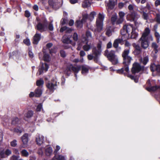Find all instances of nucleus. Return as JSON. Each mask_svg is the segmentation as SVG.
Here are the masks:
<instances>
[{"instance_id":"nucleus-56","label":"nucleus","mask_w":160,"mask_h":160,"mask_svg":"<svg viewBox=\"0 0 160 160\" xmlns=\"http://www.w3.org/2000/svg\"><path fill=\"white\" fill-rule=\"evenodd\" d=\"M102 42L101 41L99 42L97 44V50H101V47H102Z\"/></svg>"},{"instance_id":"nucleus-10","label":"nucleus","mask_w":160,"mask_h":160,"mask_svg":"<svg viewBox=\"0 0 160 160\" xmlns=\"http://www.w3.org/2000/svg\"><path fill=\"white\" fill-rule=\"evenodd\" d=\"M133 46L134 48V49L133 51V53L135 55H140L142 52V49L138 44H133Z\"/></svg>"},{"instance_id":"nucleus-43","label":"nucleus","mask_w":160,"mask_h":160,"mask_svg":"<svg viewBox=\"0 0 160 160\" xmlns=\"http://www.w3.org/2000/svg\"><path fill=\"white\" fill-rule=\"evenodd\" d=\"M88 15L87 14H85L82 15V18L81 19V21L83 22H85L86 20L88 19Z\"/></svg>"},{"instance_id":"nucleus-22","label":"nucleus","mask_w":160,"mask_h":160,"mask_svg":"<svg viewBox=\"0 0 160 160\" xmlns=\"http://www.w3.org/2000/svg\"><path fill=\"white\" fill-rule=\"evenodd\" d=\"M71 70L70 64L67 65L65 71V74L68 76H70L71 74Z\"/></svg>"},{"instance_id":"nucleus-36","label":"nucleus","mask_w":160,"mask_h":160,"mask_svg":"<svg viewBox=\"0 0 160 160\" xmlns=\"http://www.w3.org/2000/svg\"><path fill=\"white\" fill-rule=\"evenodd\" d=\"M72 41L69 38H67L63 39L62 42L66 44H71Z\"/></svg>"},{"instance_id":"nucleus-3","label":"nucleus","mask_w":160,"mask_h":160,"mask_svg":"<svg viewBox=\"0 0 160 160\" xmlns=\"http://www.w3.org/2000/svg\"><path fill=\"white\" fill-rule=\"evenodd\" d=\"M144 70V66H141L140 63L138 62H135L133 64L131 71L133 74H135L140 71H143Z\"/></svg>"},{"instance_id":"nucleus-5","label":"nucleus","mask_w":160,"mask_h":160,"mask_svg":"<svg viewBox=\"0 0 160 160\" xmlns=\"http://www.w3.org/2000/svg\"><path fill=\"white\" fill-rule=\"evenodd\" d=\"M92 54L94 56V61L98 63L99 57L101 54V50H97L96 47L93 48L92 49Z\"/></svg>"},{"instance_id":"nucleus-2","label":"nucleus","mask_w":160,"mask_h":160,"mask_svg":"<svg viewBox=\"0 0 160 160\" xmlns=\"http://www.w3.org/2000/svg\"><path fill=\"white\" fill-rule=\"evenodd\" d=\"M104 55L113 64L116 65L118 63V59L116 57L115 52L114 51L112 50L109 52L108 50L107 49L104 52Z\"/></svg>"},{"instance_id":"nucleus-45","label":"nucleus","mask_w":160,"mask_h":160,"mask_svg":"<svg viewBox=\"0 0 160 160\" xmlns=\"http://www.w3.org/2000/svg\"><path fill=\"white\" fill-rule=\"evenodd\" d=\"M17 145V141L16 139L13 140L10 142V145L12 147H15Z\"/></svg>"},{"instance_id":"nucleus-31","label":"nucleus","mask_w":160,"mask_h":160,"mask_svg":"<svg viewBox=\"0 0 160 160\" xmlns=\"http://www.w3.org/2000/svg\"><path fill=\"white\" fill-rule=\"evenodd\" d=\"M43 59L44 61L45 62H49L50 59L49 55L47 53L44 54L43 56Z\"/></svg>"},{"instance_id":"nucleus-7","label":"nucleus","mask_w":160,"mask_h":160,"mask_svg":"<svg viewBox=\"0 0 160 160\" xmlns=\"http://www.w3.org/2000/svg\"><path fill=\"white\" fill-rule=\"evenodd\" d=\"M41 66L38 69L39 72V75H40L43 73L44 71L45 72L47 71L49 68V65L47 63H41Z\"/></svg>"},{"instance_id":"nucleus-9","label":"nucleus","mask_w":160,"mask_h":160,"mask_svg":"<svg viewBox=\"0 0 160 160\" xmlns=\"http://www.w3.org/2000/svg\"><path fill=\"white\" fill-rule=\"evenodd\" d=\"M137 15V13L135 11L129 12V13L128 15L129 20L131 21L134 22L135 25L136 24V23L135 18Z\"/></svg>"},{"instance_id":"nucleus-12","label":"nucleus","mask_w":160,"mask_h":160,"mask_svg":"<svg viewBox=\"0 0 160 160\" xmlns=\"http://www.w3.org/2000/svg\"><path fill=\"white\" fill-rule=\"evenodd\" d=\"M41 38V35L38 33L36 32L33 38V43L34 44H37Z\"/></svg>"},{"instance_id":"nucleus-46","label":"nucleus","mask_w":160,"mask_h":160,"mask_svg":"<svg viewBox=\"0 0 160 160\" xmlns=\"http://www.w3.org/2000/svg\"><path fill=\"white\" fill-rule=\"evenodd\" d=\"M145 8H147V9L149 11V12H150V11H151V10L152 9V8L151 7L150 4L148 2L147 3L145 7H144V8H142V9L143 10H144V9Z\"/></svg>"},{"instance_id":"nucleus-26","label":"nucleus","mask_w":160,"mask_h":160,"mask_svg":"<svg viewBox=\"0 0 160 160\" xmlns=\"http://www.w3.org/2000/svg\"><path fill=\"white\" fill-rule=\"evenodd\" d=\"M151 47L154 49V52L155 54L158 53V45L155 42H152V43Z\"/></svg>"},{"instance_id":"nucleus-14","label":"nucleus","mask_w":160,"mask_h":160,"mask_svg":"<svg viewBox=\"0 0 160 160\" xmlns=\"http://www.w3.org/2000/svg\"><path fill=\"white\" fill-rule=\"evenodd\" d=\"M141 11L140 12L142 15V18L144 20H147L149 18V13H146L147 11L145 12L142 9H141Z\"/></svg>"},{"instance_id":"nucleus-23","label":"nucleus","mask_w":160,"mask_h":160,"mask_svg":"<svg viewBox=\"0 0 160 160\" xmlns=\"http://www.w3.org/2000/svg\"><path fill=\"white\" fill-rule=\"evenodd\" d=\"M35 97H40L42 94V90L39 87H38L35 90Z\"/></svg>"},{"instance_id":"nucleus-40","label":"nucleus","mask_w":160,"mask_h":160,"mask_svg":"<svg viewBox=\"0 0 160 160\" xmlns=\"http://www.w3.org/2000/svg\"><path fill=\"white\" fill-rule=\"evenodd\" d=\"M117 19V16L116 15H113L111 18V21L112 24H114L116 21Z\"/></svg>"},{"instance_id":"nucleus-25","label":"nucleus","mask_w":160,"mask_h":160,"mask_svg":"<svg viewBox=\"0 0 160 160\" xmlns=\"http://www.w3.org/2000/svg\"><path fill=\"white\" fill-rule=\"evenodd\" d=\"M81 68L82 72L81 73L82 74L87 73L88 72L89 68L84 65H82L81 66Z\"/></svg>"},{"instance_id":"nucleus-52","label":"nucleus","mask_w":160,"mask_h":160,"mask_svg":"<svg viewBox=\"0 0 160 160\" xmlns=\"http://www.w3.org/2000/svg\"><path fill=\"white\" fill-rule=\"evenodd\" d=\"M5 154L7 156H9L12 153L11 151L9 149H7L5 151Z\"/></svg>"},{"instance_id":"nucleus-19","label":"nucleus","mask_w":160,"mask_h":160,"mask_svg":"<svg viewBox=\"0 0 160 160\" xmlns=\"http://www.w3.org/2000/svg\"><path fill=\"white\" fill-rule=\"evenodd\" d=\"M158 89H160V86L157 85L148 87L146 88V90L149 92L155 91Z\"/></svg>"},{"instance_id":"nucleus-55","label":"nucleus","mask_w":160,"mask_h":160,"mask_svg":"<svg viewBox=\"0 0 160 160\" xmlns=\"http://www.w3.org/2000/svg\"><path fill=\"white\" fill-rule=\"evenodd\" d=\"M131 38L133 39H136L137 36L138 35L136 33H133L132 31L131 32Z\"/></svg>"},{"instance_id":"nucleus-33","label":"nucleus","mask_w":160,"mask_h":160,"mask_svg":"<svg viewBox=\"0 0 160 160\" xmlns=\"http://www.w3.org/2000/svg\"><path fill=\"white\" fill-rule=\"evenodd\" d=\"M83 23L81 20H77L75 23V25L77 28H82Z\"/></svg>"},{"instance_id":"nucleus-50","label":"nucleus","mask_w":160,"mask_h":160,"mask_svg":"<svg viewBox=\"0 0 160 160\" xmlns=\"http://www.w3.org/2000/svg\"><path fill=\"white\" fill-rule=\"evenodd\" d=\"M56 159L57 160H65L64 157L61 155H58Z\"/></svg>"},{"instance_id":"nucleus-8","label":"nucleus","mask_w":160,"mask_h":160,"mask_svg":"<svg viewBox=\"0 0 160 160\" xmlns=\"http://www.w3.org/2000/svg\"><path fill=\"white\" fill-rule=\"evenodd\" d=\"M46 86L51 92H52L57 88V82L53 83L52 82H48L46 83Z\"/></svg>"},{"instance_id":"nucleus-17","label":"nucleus","mask_w":160,"mask_h":160,"mask_svg":"<svg viewBox=\"0 0 160 160\" xmlns=\"http://www.w3.org/2000/svg\"><path fill=\"white\" fill-rule=\"evenodd\" d=\"M21 122L20 119L17 117L13 118L12 119L11 124L12 125L16 126L20 124Z\"/></svg>"},{"instance_id":"nucleus-64","label":"nucleus","mask_w":160,"mask_h":160,"mask_svg":"<svg viewBox=\"0 0 160 160\" xmlns=\"http://www.w3.org/2000/svg\"><path fill=\"white\" fill-rule=\"evenodd\" d=\"M111 31L110 29H108L106 32V34L109 37L111 35Z\"/></svg>"},{"instance_id":"nucleus-42","label":"nucleus","mask_w":160,"mask_h":160,"mask_svg":"<svg viewBox=\"0 0 160 160\" xmlns=\"http://www.w3.org/2000/svg\"><path fill=\"white\" fill-rule=\"evenodd\" d=\"M60 56L62 58H64L66 56V53L63 50H61L60 51Z\"/></svg>"},{"instance_id":"nucleus-4","label":"nucleus","mask_w":160,"mask_h":160,"mask_svg":"<svg viewBox=\"0 0 160 160\" xmlns=\"http://www.w3.org/2000/svg\"><path fill=\"white\" fill-rule=\"evenodd\" d=\"M48 23L47 21H44L42 23L38 22L35 28L41 32L45 31L47 29Z\"/></svg>"},{"instance_id":"nucleus-32","label":"nucleus","mask_w":160,"mask_h":160,"mask_svg":"<svg viewBox=\"0 0 160 160\" xmlns=\"http://www.w3.org/2000/svg\"><path fill=\"white\" fill-rule=\"evenodd\" d=\"M68 21L67 19V18H62L60 22V25L62 26L65 24H67L68 23Z\"/></svg>"},{"instance_id":"nucleus-6","label":"nucleus","mask_w":160,"mask_h":160,"mask_svg":"<svg viewBox=\"0 0 160 160\" xmlns=\"http://www.w3.org/2000/svg\"><path fill=\"white\" fill-rule=\"evenodd\" d=\"M139 41H141V46L144 49H146L149 46V42L147 38H141Z\"/></svg>"},{"instance_id":"nucleus-29","label":"nucleus","mask_w":160,"mask_h":160,"mask_svg":"<svg viewBox=\"0 0 160 160\" xmlns=\"http://www.w3.org/2000/svg\"><path fill=\"white\" fill-rule=\"evenodd\" d=\"M34 114L32 110H29L25 114V117L27 118H30L32 117Z\"/></svg>"},{"instance_id":"nucleus-49","label":"nucleus","mask_w":160,"mask_h":160,"mask_svg":"<svg viewBox=\"0 0 160 160\" xmlns=\"http://www.w3.org/2000/svg\"><path fill=\"white\" fill-rule=\"evenodd\" d=\"M155 70L160 75V65L158 64L155 65Z\"/></svg>"},{"instance_id":"nucleus-58","label":"nucleus","mask_w":160,"mask_h":160,"mask_svg":"<svg viewBox=\"0 0 160 160\" xmlns=\"http://www.w3.org/2000/svg\"><path fill=\"white\" fill-rule=\"evenodd\" d=\"M5 152L3 150L0 151V157L2 158H4L5 157Z\"/></svg>"},{"instance_id":"nucleus-54","label":"nucleus","mask_w":160,"mask_h":160,"mask_svg":"<svg viewBox=\"0 0 160 160\" xmlns=\"http://www.w3.org/2000/svg\"><path fill=\"white\" fill-rule=\"evenodd\" d=\"M19 156H16L15 155H13L11 157L12 160H19Z\"/></svg>"},{"instance_id":"nucleus-57","label":"nucleus","mask_w":160,"mask_h":160,"mask_svg":"<svg viewBox=\"0 0 160 160\" xmlns=\"http://www.w3.org/2000/svg\"><path fill=\"white\" fill-rule=\"evenodd\" d=\"M73 38L75 41H77L78 40V35L75 32L73 33Z\"/></svg>"},{"instance_id":"nucleus-44","label":"nucleus","mask_w":160,"mask_h":160,"mask_svg":"<svg viewBox=\"0 0 160 160\" xmlns=\"http://www.w3.org/2000/svg\"><path fill=\"white\" fill-rule=\"evenodd\" d=\"M125 71V67L122 68L121 69H118L117 70V72L120 74H125V73H124V71Z\"/></svg>"},{"instance_id":"nucleus-62","label":"nucleus","mask_w":160,"mask_h":160,"mask_svg":"<svg viewBox=\"0 0 160 160\" xmlns=\"http://www.w3.org/2000/svg\"><path fill=\"white\" fill-rule=\"evenodd\" d=\"M31 15L30 12L28 10H26L25 12V16L27 18H29Z\"/></svg>"},{"instance_id":"nucleus-30","label":"nucleus","mask_w":160,"mask_h":160,"mask_svg":"<svg viewBox=\"0 0 160 160\" xmlns=\"http://www.w3.org/2000/svg\"><path fill=\"white\" fill-rule=\"evenodd\" d=\"M91 5L90 2L89 1H85L83 2L82 4V6L83 8H87L90 6Z\"/></svg>"},{"instance_id":"nucleus-47","label":"nucleus","mask_w":160,"mask_h":160,"mask_svg":"<svg viewBox=\"0 0 160 160\" xmlns=\"http://www.w3.org/2000/svg\"><path fill=\"white\" fill-rule=\"evenodd\" d=\"M60 147L58 145H57L53 153L55 156L57 154L58 151L60 149Z\"/></svg>"},{"instance_id":"nucleus-21","label":"nucleus","mask_w":160,"mask_h":160,"mask_svg":"<svg viewBox=\"0 0 160 160\" xmlns=\"http://www.w3.org/2000/svg\"><path fill=\"white\" fill-rule=\"evenodd\" d=\"M72 70L74 73H78L81 69V66H78L77 67H75L72 64H70Z\"/></svg>"},{"instance_id":"nucleus-16","label":"nucleus","mask_w":160,"mask_h":160,"mask_svg":"<svg viewBox=\"0 0 160 160\" xmlns=\"http://www.w3.org/2000/svg\"><path fill=\"white\" fill-rule=\"evenodd\" d=\"M96 24L97 31L101 32L103 28V22L96 20Z\"/></svg>"},{"instance_id":"nucleus-35","label":"nucleus","mask_w":160,"mask_h":160,"mask_svg":"<svg viewBox=\"0 0 160 160\" xmlns=\"http://www.w3.org/2000/svg\"><path fill=\"white\" fill-rule=\"evenodd\" d=\"M21 154L22 156L27 157L29 155V153L27 151L25 150H22L21 151Z\"/></svg>"},{"instance_id":"nucleus-37","label":"nucleus","mask_w":160,"mask_h":160,"mask_svg":"<svg viewBox=\"0 0 160 160\" xmlns=\"http://www.w3.org/2000/svg\"><path fill=\"white\" fill-rule=\"evenodd\" d=\"M87 43L88 42H87L86 44L84 45L82 47V48L83 50L86 51H88L91 48L90 45L87 44Z\"/></svg>"},{"instance_id":"nucleus-24","label":"nucleus","mask_w":160,"mask_h":160,"mask_svg":"<svg viewBox=\"0 0 160 160\" xmlns=\"http://www.w3.org/2000/svg\"><path fill=\"white\" fill-rule=\"evenodd\" d=\"M52 149L51 147L47 148L45 150V154L46 156H49L51 155L52 153Z\"/></svg>"},{"instance_id":"nucleus-61","label":"nucleus","mask_w":160,"mask_h":160,"mask_svg":"<svg viewBox=\"0 0 160 160\" xmlns=\"http://www.w3.org/2000/svg\"><path fill=\"white\" fill-rule=\"evenodd\" d=\"M67 27L66 26H63L62 27L60 30V32H62L64 31H66V30H67Z\"/></svg>"},{"instance_id":"nucleus-15","label":"nucleus","mask_w":160,"mask_h":160,"mask_svg":"<svg viewBox=\"0 0 160 160\" xmlns=\"http://www.w3.org/2000/svg\"><path fill=\"white\" fill-rule=\"evenodd\" d=\"M123 28L125 30L126 33H128L131 31H132L133 27L132 25H125L123 26Z\"/></svg>"},{"instance_id":"nucleus-39","label":"nucleus","mask_w":160,"mask_h":160,"mask_svg":"<svg viewBox=\"0 0 160 160\" xmlns=\"http://www.w3.org/2000/svg\"><path fill=\"white\" fill-rule=\"evenodd\" d=\"M23 42L24 44L27 46H29L31 45V42L30 40L28 38H27L24 39Z\"/></svg>"},{"instance_id":"nucleus-13","label":"nucleus","mask_w":160,"mask_h":160,"mask_svg":"<svg viewBox=\"0 0 160 160\" xmlns=\"http://www.w3.org/2000/svg\"><path fill=\"white\" fill-rule=\"evenodd\" d=\"M139 61L140 64H142L143 66L146 65L149 61V57L148 56L141 57L139 59Z\"/></svg>"},{"instance_id":"nucleus-60","label":"nucleus","mask_w":160,"mask_h":160,"mask_svg":"<svg viewBox=\"0 0 160 160\" xmlns=\"http://www.w3.org/2000/svg\"><path fill=\"white\" fill-rule=\"evenodd\" d=\"M48 3L50 6L53 7L54 5V2L53 0H49Z\"/></svg>"},{"instance_id":"nucleus-59","label":"nucleus","mask_w":160,"mask_h":160,"mask_svg":"<svg viewBox=\"0 0 160 160\" xmlns=\"http://www.w3.org/2000/svg\"><path fill=\"white\" fill-rule=\"evenodd\" d=\"M133 8V6L132 5L130 4L128 6V9L130 11V12H134Z\"/></svg>"},{"instance_id":"nucleus-18","label":"nucleus","mask_w":160,"mask_h":160,"mask_svg":"<svg viewBox=\"0 0 160 160\" xmlns=\"http://www.w3.org/2000/svg\"><path fill=\"white\" fill-rule=\"evenodd\" d=\"M123 41L122 39L118 38L115 39L113 42V46L115 48H117L118 46V44L121 43Z\"/></svg>"},{"instance_id":"nucleus-63","label":"nucleus","mask_w":160,"mask_h":160,"mask_svg":"<svg viewBox=\"0 0 160 160\" xmlns=\"http://www.w3.org/2000/svg\"><path fill=\"white\" fill-rule=\"evenodd\" d=\"M123 21V19L120 18L117 21L116 24H118L121 23Z\"/></svg>"},{"instance_id":"nucleus-48","label":"nucleus","mask_w":160,"mask_h":160,"mask_svg":"<svg viewBox=\"0 0 160 160\" xmlns=\"http://www.w3.org/2000/svg\"><path fill=\"white\" fill-rule=\"evenodd\" d=\"M42 104H39L37 107L36 111L37 112H40L42 108Z\"/></svg>"},{"instance_id":"nucleus-41","label":"nucleus","mask_w":160,"mask_h":160,"mask_svg":"<svg viewBox=\"0 0 160 160\" xmlns=\"http://www.w3.org/2000/svg\"><path fill=\"white\" fill-rule=\"evenodd\" d=\"M104 18V16L101 13H99L98 14V18L97 19V20L103 22Z\"/></svg>"},{"instance_id":"nucleus-11","label":"nucleus","mask_w":160,"mask_h":160,"mask_svg":"<svg viewBox=\"0 0 160 160\" xmlns=\"http://www.w3.org/2000/svg\"><path fill=\"white\" fill-rule=\"evenodd\" d=\"M28 133H25L22 136L21 138L23 143L22 146V147L25 148L27 146L28 142Z\"/></svg>"},{"instance_id":"nucleus-27","label":"nucleus","mask_w":160,"mask_h":160,"mask_svg":"<svg viewBox=\"0 0 160 160\" xmlns=\"http://www.w3.org/2000/svg\"><path fill=\"white\" fill-rule=\"evenodd\" d=\"M44 139L42 137L40 138L38 137V138H36V141L37 144L39 145H41L43 142Z\"/></svg>"},{"instance_id":"nucleus-1","label":"nucleus","mask_w":160,"mask_h":160,"mask_svg":"<svg viewBox=\"0 0 160 160\" xmlns=\"http://www.w3.org/2000/svg\"><path fill=\"white\" fill-rule=\"evenodd\" d=\"M130 50L125 49L122 52V56L123 58V64L125 67V71L127 72H129V66L130 64L132 58L129 55Z\"/></svg>"},{"instance_id":"nucleus-28","label":"nucleus","mask_w":160,"mask_h":160,"mask_svg":"<svg viewBox=\"0 0 160 160\" xmlns=\"http://www.w3.org/2000/svg\"><path fill=\"white\" fill-rule=\"evenodd\" d=\"M44 81L43 80L40 78L39 80H37L36 81V84L37 86H38L39 87H42L44 84Z\"/></svg>"},{"instance_id":"nucleus-53","label":"nucleus","mask_w":160,"mask_h":160,"mask_svg":"<svg viewBox=\"0 0 160 160\" xmlns=\"http://www.w3.org/2000/svg\"><path fill=\"white\" fill-rule=\"evenodd\" d=\"M86 35L88 38H91L92 35L90 32L88 30L86 32Z\"/></svg>"},{"instance_id":"nucleus-34","label":"nucleus","mask_w":160,"mask_h":160,"mask_svg":"<svg viewBox=\"0 0 160 160\" xmlns=\"http://www.w3.org/2000/svg\"><path fill=\"white\" fill-rule=\"evenodd\" d=\"M116 4L112 3L109 1V2L107 4L108 9L110 10L113 9Z\"/></svg>"},{"instance_id":"nucleus-20","label":"nucleus","mask_w":160,"mask_h":160,"mask_svg":"<svg viewBox=\"0 0 160 160\" xmlns=\"http://www.w3.org/2000/svg\"><path fill=\"white\" fill-rule=\"evenodd\" d=\"M150 32V29L148 28H146L143 33L141 38H147V37L149 34Z\"/></svg>"},{"instance_id":"nucleus-38","label":"nucleus","mask_w":160,"mask_h":160,"mask_svg":"<svg viewBox=\"0 0 160 160\" xmlns=\"http://www.w3.org/2000/svg\"><path fill=\"white\" fill-rule=\"evenodd\" d=\"M155 20L158 24H160V14L158 13L156 14Z\"/></svg>"},{"instance_id":"nucleus-51","label":"nucleus","mask_w":160,"mask_h":160,"mask_svg":"<svg viewBox=\"0 0 160 160\" xmlns=\"http://www.w3.org/2000/svg\"><path fill=\"white\" fill-rule=\"evenodd\" d=\"M18 50L14 51L12 52V53H10L9 58H10V57L12 56H16L18 55Z\"/></svg>"}]
</instances>
